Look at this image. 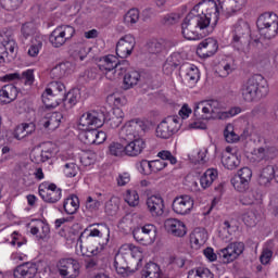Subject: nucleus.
<instances>
[{
	"mask_svg": "<svg viewBox=\"0 0 278 278\" xmlns=\"http://www.w3.org/2000/svg\"><path fill=\"white\" fill-rule=\"evenodd\" d=\"M218 4L214 0H203L193 7L187 14L181 24V34L186 40H201L206 34L203 31L210 27V23L214 25L218 23Z\"/></svg>",
	"mask_w": 278,
	"mask_h": 278,
	"instance_id": "obj_1",
	"label": "nucleus"
},
{
	"mask_svg": "<svg viewBox=\"0 0 278 278\" xmlns=\"http://www.w3.org/2000/svg\"><path fill=\"white\" fill-rule=\"evenodd\" d=\"M105 123V112L100 111H91L89 113H84L79 118L80 129H83L84 138L86 144H96L97 141V129L99 127H103Z\"/></svg>",
	"mask_w": 278,
	"mask_h": 278,
	"instance_id": "obj_2",
	"label": "nucleus"
},
{
	"mask_svg": "<svg viewBox=\"0 0 278 278\" xmlns=\"http://www.w3.org/2000/svg\"><path fill=\"white\" fill-rule=\"evenodd\" d=\"M241 96L248 103L260 101L268 94V81L261 74H255L241 86Z\"/></svg>",
	"mask_w": 278,
	"mask_h": 278,
	"instance_id": "obj_3",
	"label": "nucleus"
},
{
	"mask_svg": "<svg viewBox=\"0 0 278 278\" xmlns=\"http://www.w3.org/2000/svg\"><path fill=\"white\" fill-rule=\"evenodd\" d=\"M256 27L266 40H273L278 34V16L273 12H265L258 16Z\"/></svg>",
	"mask_w": 278,
	"mask_h": 278,
	"instance_id": "obj_4",
	"label": "nucleus"
},
{
	"mask_svg": "<svg viewBox=\"0 0 278 278\" xmlns=\"http://www.w3.org/2000/svg\"><path fill=\"white\" fill-rule=\"evenodd\" d=\"M148 130L149 125H147V122L140 118L130 119L123 126L119 132V138L121 140H134L137 138H142Z\"/></svg>",
	"mask_w": 278,
	"mask_h": 278,
	"instance_id": "obj_5",
	"label": "nucleus"
},
{
	"mask_svg": "<svg viewBox=\"0 0 278 278\" xmlns=\"http://www.w3.org/2000/svg\"><path fill=\"white\" fill-rule=\"evenodd\" d=\"M219 110H223V103L218 100H205L199 102L193 110V116L202 118L203 121H212L219 114Z\"/></svg>",
	"mask_w": 278,
	"mask_h": 278,
	"instance_id": "obj_6",
	"label": "nucleus"
},
{
	"mask_svg": "<svg viewBox=\"0 0 278 278\" xmlns=\"http://www.w3.org/2000/svg\"><path fill=\"white\" fill-rule=\"evenodd\" d=\"M181 118L179 116H168L163 119L156 127V136L159 138L168 139L181 129Z\"/></svg>",
	"mask_w": 278,
	"mask_h": 278,
	"instance_id": "obj_7",
	"label": "nucleus"
},
{
	"mask_svg": "<svg viewBox=\"0 0 278 278\" xmlns=\"http://www.w3.org/2000/svg\"><path fill=\"white\" fill-rule=\"evenodd\" d=\"M75 36V28L68 25L58 26L49 36V42L55 49L64 47L67 40H71Z\"/></svg>",
	"mask_w": 278,
	"mask_h": 278,
	"instance_id": "obj_8",
	"label": "nucleus"
},
{
	"mask_svg": "<svg viewBox=\"0 0 278 278\" xmlns=\"http://www.w3.org/2000/svg\"><path fill=\"white\" fill-rule=\"evenodd\" d=\"M242 253H244V243L232 242L229 243L227 248L219 250L218 257L223 264H231V262H236Z\"/></svg>",
	"mask_w": 278,
	"mask_h": 278,
	"instance_id": "obj_9",
	"label": "nucleus"
},
{
	"mask_svg": "<svg viewBox=\"0 0 278 278\" xmlns=\"http://www.w3.org/2000/svg\"><path fill=\"white\" fill-rule=\"evenodd\" d=\"M56 268L63 278H77L81 267L75 258H61L56 264Z\"/></svg>",
	"mask_w": 278,
	"mask_h": 278,
	"instance_id": "obj_10",
	"label": "nucleus"
},
{
	"mask_svg": "<svg viewBox=\"0 0 278 278\" xmlns=\"http://www.w3.org/2000/svg\"><path fill=\"white\" fill-rule=\"evenodd\" d=\"M194 208V199L188 194L178 195L174 199L172 210L179 216H188Z\"/></svg>",
	"mask_w": 278,
	"mask_h": 278,
	"instance_id": "obj_11",
	"label": "nucleus"
},
{
	"mask_svg": "<svg viewBox=\"0 0 278 278\" xmlns=\"http://www.w3.org/2000/svg\"><path fill=\"white\" fill-rule=\"evenodd\" d=\"M39 197L45 203H58L62 199V189L55 184L43 182L39 185Z\"/></svg>",
	"mask_w": 278,
	"mask_h": 278,
	"instance_id": "obj_12",
	"label": "nucleus"
},
{
	"mask_svg": "<svg viewBox=\"0 0 278 278\" xmlns=\"http://www.w3.org/2000/svg\"><path fill=\"white\" fill-rule=\"evenodd\" d=\"M136 47V38L131 35H125L116 43V55L117 58H129Z\"/></svg>",
	"mask_w": 278,
	"mask_h": 278,
	"instance_id": "obj_13",
	"label": "nucleus"
},
{
	"mask_svg": "<svg viewBox=\"0 0 278 278\" xmlns=\"http://www.w3.org/2000/svg\"><path fill=\"white\" fill-rule=\"evenodd\" d=\"M157 157L161 160L151 161L152 173H160V170H164V168L168 166L166 161L169 162V164H177V159L173 155V153H170V151L163 150L159 152Z\"/></svg>",
	"mask_w": 278,
	"mask_h": 278,
	"instance_id": "obj_14",
	"label": "nucleus"
},
{
	"mask_svg": "<svg viewBox=\"0 0 278 278\" xmlns=\"http://www.w3.org/2000/svg\"><path fill=\"white\" fill-rule=\"evenodd\" d=\"M126 144V155L128 157H138L147 149V142L144 139L137 138V139H123Z\"/></svg>",
	"mask_w": 278,
	"mask_h": 278,
	"instance_id": "obj_15",
	"label": "nucleus"
},
{
	"mask_svg": "<svg viewBox=\"0 0 278 278\" xmlns=\"http://www.w3.org/2000/svg\"><path fill=\"white\" fill-rule=\"evenodd\" d=\"M38 275V264L26 262L13 269L14 278H35Z\"/></svg>",
	"mask_w": 278,
	"mask_h": 278,
	"instance_id": "obj_16",
	"label": "nucleus"
},
{
	"mask_svg": "<svg viewBox=\"0 0 278 278\" xmlns=\"http://www.w3.org/2000/svg\"><path fill=\"white\" fill-rule=\"evenodd\" d=\"M218 51V41L214 38H206L199 43L197 53L200 58H212Z\"/></svg>",
	"mask_w": 278,
	"mask_h": 278,
	"instance_id": "obj_17",
	"label": "nucleus"
},
{
	"mask_svg": "<svg viewBox=\"0 0 278 278\" xmlns=\"http://www.w3.org/2000/svg\"><path fill=\"white\" fill-rule=\"evenodd\" d=\"M125 118V113L121 108H114L112 113H104V123L103 125H108L111 129H117L123 125V119Z\"/></svg>",
	"mask_w": 278,
	"mask_h": 278,
	"instance_id": "obj_18",
	"label": "nucleus"
},
{
	"mask_svg": "<svg viewBox=\"0 0 278 278\" xmlns=\"http://www.w3.org/2000/svg\"><path fill=\"white\" fill-rule=\"evenodd\" d=\"M164 227L168 233H172L176 238H184L187 233L186 224L179 219L168 218L165 220Z\"/></svg>",
	"mask_w": 278,
	"mask_h": 278,
	"instance_id": "obj_19",
	"label": "nucleus"
},
{
	"mask_svg": "<svg viewBox=\"0 0 278 278\" xmlns=\"http://www.w3.org/2000/svg\"><path fill=\"white\" fill-rule=\"evenodd\" d=\"M60 123H62V113L60 112L48 113L39 121V125L45 127V129H50V131L58 129L60 127Z\"/></svg>",
	"mask_w": 278,
	"mask_h": 278,
	"instance_id": "obj_20",
	"label": "nucleus"
},
{
	"mask_svg": "<svg viewBox=\"0 0 278 278\" xmlns=\"http://www.w3.org/2000/svg\"><path fill=\"white\" fill-rule=\"evenodd\" d=\"M146 205L151 216H162L164 214V199L162 197L152 195L148 198Z\"/></svg>",
	"mask_w": 278,
	"mask_h": 278,
	"instance_id": "obj_21",
	"label": "nucleus"
},
{
	"mask_svg": "<svg viewBox=\"0 0 278 278\" xmlns=\"http://www.w3.org/2000/svg\"><path fill=\"white\" fill-rule=\"evenodd\" d=\"M61 168L65 177H77L79 173V165L76 163L75 157L71 156L63 157Z\"/></svg>",
	"mask_w": 278,
	"mask_h": 278,
	"instance_id": "obj_22",
	"label": "nucleus"
},
{
	"mask_svg": "<svg viewBox=\"0 0 278 278\" xmlns=\"http://www.w3.org/2000/svg\"><path fill=\"white\" fill-rule=\"evenodd\" d=\"M251 34V27L244 20H239L233 26V42H242Z\"/></svg>",
	"mask_w": 278,
	"mask_h": 278,
	"instance_id": "obj_23",
	"label": "nucleus"
},
{
	"mask_svg": "<svg viewBox=\"0 0 278 278\" xmlns=\"http://www.w3.org/2000/svg\"><path fill=\"white\" fill-rule=\"evenodd\" d=\"M278 155V150L275 147L265 146L254 150L256 162H267V160H275Z\"/></svg>",
	"mask_w": 278,
	"mask_h": 278,
	"instance_id": "obj_24",
	"label": "nucleus"
},
{
	"mask_svg": "<svg viewBox=\"0 0 278 278\" xmlns=\"http://www.w3.org/2000/svg\"><path fill=\"white\" fill-rule=\"evenodd\" d=\"M118 66V58L113 54H109L105 56L100 58L98 61V67L100 71H105L108 73H114V70Z\"/></svg>",
	"mask_w": 278,
	"mask_h": 278,
	"instance_id": "obj_25",
	"label": "nucleus"
},
{
	"mask_svg": "<svg viewBox=\"0 0 278 278\" xmlns=\"http://www.w3.org/2000/svg\"><path fill=\"white\" fill-rule=\"evenodd\" d=\"M4 81H23V84H26L28 86H31L34 84V71L28 70L26 72H23L22 74L13 73V74H7L3 77Z\"/></svg>",
	"mask_w": 278,
	"mask_h": 278,
	"instance_id": "obj_26",
	"label": "nucleus"
},
{
	"mask_svg": "<svg viewBox=\"0 0 278 278\" xmlns=\"http://www.w3.org/2000/svg\"><path fill=\"white\" fill-rule=\"evenodd\" d=\"M180 73L181 75H185V79H187L188 81H193V84H197V81H199L201 77L199 74V67L190 63H184L180 66Z\"/></svg>",
	"mask_w": 278,
	"mask_h": 278,
	"instance_id": "obj_27",
	"label": "nucleus"
},
{
	"mask_svg": "<svg viewBox=\"0 0 278 278\" xmlns=\"http://www.w3.org/2000/svg\"><path fill=\"white\" fill-rule=\"evenodd\" d=\"M230 151L231 148H226V152L222 156V164L228 170H235V168L240 166V159H238V155L231 153Z\"/></svg>",
	"mask_w": 278,
	"mask_h": 278,
	"instance_id": "obj_28",
	"label": "nucleus"
},
{
	"mask_svg": "<svg viewBox=\"0 0 278 278\" xmlns=\"http://www.w3.org/2000/svg\"><path fill=\"white\" fill-rule=\"evenodd\" d=\"M72 71H73V63L63 62L54 66L51 70L50 75L52 79H62L63 77H66V75H70Z\"/></svg>",
	"mask_w": 278,
	"mask_h": 278,
	"instance_id": "obj_29",
	"label": "nucleus"
},
{
	"mask_svg": "<svg viewBox=\"0 0 278 278\" xmlns=\"http://www.w3.org/2000/svg\"><path fill=\"white\" fill-rule=\"evenodd\" d=\"M34 131H36V124L34 122L22 123L15 128L14 138H16V140H23V138L31 136Z\"/></svg>",
	"mask_w": 278,
	"mask_h": 278,
	"instance_id": "obj_30",
	"label": "nucleus"
},
{
	"mask_svg": "<svg viewBox=\"0 0 278 278\" xmlns=\"http://www.w3.org/2000/svg\"><path fill=\"white\" fill-rule=\"evenodd\" d=\"M18 97V89L14 85H4L0 90L2 103H12Z\"/></svg>",
	"mask_w": 278,
	"mask_h": 278,
	"instance_id": "obj_31",
	"label": "nucleus"
},
{
	"mask_svg": "<svg viewBox=\"0 0 278 278\" xmlns=\"http://www.w3.org/2000/svg\"><path fill=\"white\" fill-rule=\"evenodd\" d=\"M41 98L46 108H58L62 103V96L53 93L51 89H46Z\"/></svg>",
	"mask_w": 278,
	"mask_h": 278,
	"instance_id": "obj_32",
	"label": "nucleus"
},
{
	"mask_svg": "<svg viewBox=\"0 0 278 278\" xmlns=\"http://www.w3.org/2000/svg\"><path fill=\"white\" fill-rule=\"evenodd\" d=\"M273 179H275V167L273 165H267L262 169L258 176V184L260 186L268 187Z\"/></svg>",
	"mask_w": 278,
	"mask_h": 278,
	"instance_id": "obj_33",
	"label": "nucleus"
},
{
	"mask_svg": "<svg viewBox=\"0 0 278 278\" xmlns=\"http://www.w3.org/2000/svg\"><path fill=\"white\" fill-rule=\"evenodd\" d=\"M142 278H160L162 277V269H160V265L150 262L146 264L144 268L141 271Z\"/></svg>",
	"mask_w": 278,
	"mask_h": 278,
	"instance_id": "obj_34",
	"label": "nucleus"
},
{
	"mask_svg": "<svg viewBox=\"0 0 278 278\" xmlns=\"http://www.w3.org/2000/svg\"><path fill=\"white\" fill-rule=\"evenodd\" d=\"M78 101L79 92L75 90L68 91L67 93L65 92L62 98L63 108L65 110H72L73 108H75V105H77Z\"/></svg>",
	"mask_w": 278,
	"mask_h": 278,
	"instance_id": "obj_35",
	"label": "nucleus"
},
{
	"mask_svg": "<svg viewBox=\"0 0 278 278\" xmlns=\"http://www.w3.org/2000/svg\"><path fill=\"white\" fill-rule=\"evenodd\" d=\"M63 208L68 215L77 214V210H79V198L77 195L66 198L63 203Z\"/></svg>",
	"mask_w": 278,
	"mask_h": 278,
	"instance_id": "obj_36",
	"label": "nucleus"
},
{
	"mask_svg": "<svg viewBox=\"0 0 278 278\" xmlns=\"http://www.w3.org/2000/svg\"><path fill=\"white\" fill-rule=\"evenodd\" d=\"M168 47H175V42L170 43V42H165L164 41H150L147 45V51L148 53H152V54H157V53H162L164 51V49L168 48Z\"/></svg>",
	"mask_w": 278,
	"mask_h": 278,
	"instance_id": "obj_37",
	"label": "nucleus"
},
{
	"mask_svg": "<svg viewBox=\"0 0 278 278\" xmlns=\"http://www.w3.org/2000/svg\"><path fill=\"white\" fill-rule=\"evenodd\" d=\"M138 81H140V72L130 71L124 76V90H129V88H134V86H138Z\"/></svg>",
	"mask_w": 278,
	"mask_h": 278,
	"instance_id": "obj_38",
	"label": "nucleus"
},
{
	"mask_svg": "<svg viewBox=\"0 0 278 278\" xmlns=\"http://www.w3.org/2000/svg\"><path fill=\"white\" fill-rule=\"evenodd\" d=\"M109 152L115 157H123L124 155H127L125 141L121 139V142H112L109 146Z\"/></svg>",
	"mask_w": 278,
	"mask_h": 278,
	"instance_id": "obj_39",
	"label": "nucleus"
},
{
	"mask_svg": "<svg viewBox=\"0 0 278 278\" xmlns=\"http://www.w3.org/2000/svg\"><path fill=\"white\" fill-rule=\"evenodd\" d=\"M193 244L198 247H203L207 242V231L205 229H195L190 238Z\"/></svg>",
	"mask_w": 278,
	"mask_h": 278,
	"instance_id": "obj_40",
	"label": "nucleus"
},
{
	"mask_svg": "<svg viewBox=\"0 0 278 278\" xmlns=\"http://www.w3.org/2000/svg\"><path fill=\"white\" fill-rule=\"evenodd\" d=\"M230 182L237 192H247L251 185V182H248L245 179L239 177L238 175H235Z\"/></svg>",
	"mask_w": 278,
	"mask_h": 278,
	"instance_id": "obj_41",
	"label": "nucleus"
},
{
	"mask_svg": "<svg viewBox=\"0 0 278 278\" xmlns=\"http://www.w3.org/2000/svg\"><path fill=\"white\" fill-rule=\"evenodd\" d=\"M86 255L87 257H90L87 260V268H94V266H99V262L101 260V251H99V248L88 251Z\"/></svg>",
	"mask_w": 278,
	"mask_h": 278,
	"instance_id": "obj_42",
	"label": "nucleus"
},
{
	"mask_svg": "<svg viewBox=\"0 0 278 278\" xmlns=\"http://www.w3.org/2000/svg\"><path fill=\"white\" fill-rule=\"evenodd\" d=\"M140 21V11L138 9H130L125 15H124V23L128 27H132V25H136Z\"/></svg>",
	"mask_w": 278,
	"mask_h": 278,
	"instance_id": "obj_43",
	"label": "nucleus"
},
{
	"mask_svg": "<svg viewBox=\"0 0 278 278\" xmlns=\"http://www.w3.org/2000/svg\"><path fill=\"white\" fill-rule=\"evenodd\" d=\"M114 267L118 275H123V277H127V275H129V273H128L129 267L127 266V263L125 262V257H123L122 255L115 256Z\"/></svg>",
	"mask_w": 278,
	"mask_h": 278,
	"instance_id": "obj_44",
	"label": "nucleus"
},
{
	"mask_svg": "<svg viewBox=\"0 0 278 278\" xmlns=\"http://www.w3.org/2000/svg\"><path fill=\"white\" fill-rule=\"evenodd\" d=\"M257 201H262V193L257 190L250 191L243 199H241L242 205H254Z\"/></svg>",
	"mask_w": 278,
	"mask_h": 278,
	"instance_id": "obj_45",
	"label": "nucleus"
},
{
	"mask_svg": "<svg viewBox=\"0 0 278 278\" xmlns=\"http://www.w3.org/2000/svg\"><path fill=\"white\" fill-rule=\"evenodd\" d=\"M98 227H101V229L93 228L90 230L87 238H103V236H106V242L110 240V228L105 225H98Z\"/></svg>",
	"mask_w": 278,
	"mask_h": 278,
	"instance_id": "obj_46",
	"label": "nucleus"
},
{
	"mask_svg": "<svg viewBox=\"0 0 278 278\" xmlns=\"http://www.w3.org/2000/svg\"><path fill=\"white\" fill-rule=\"evenodd\" d=\"M146 236V244H153L155 242V226L153 224H148L141 227Z\"/></svg>",
	"mask_w": 278,
	"mask_h": 278,
	"instance_id": "obj_47",
	"label": "nucleus"
},
{
	"mask_svg": "<svg viewBox=\"0 0 278 278\" xmlns=\"http://www.w3.org/2000/svg\"><path fill=\"white\" fill-rule=\"evenodd\" d=\"M224 138L226 142L233 144V142H238L240 140V136L233 131V125L228 124L224 130Z\"/></svg>",
	"mask_w": 278,
	"mask_h": 278,
	"instance_id": "obj_48",
	"label": "nucleus"
},
{
	"mask_svg": "<svg viewBox=\"0 0 278 278\" xmlns=\"http://www.w3.org/2000/svg\"><path fill=\"white\" fill-rule=\"evenodd\" d=\"M125 201L130 207H136V205L140 203V197L138 195V191L128 189L126 191Z\"/></svg>",
	"mask_w": 278,
	"mask_h": 278,
	"instance_id": "obj_49",
	"label": "nucleus"
},
{
	"mask_svg": "<svg viewBox=\"0 0 278 278\" xmlns=\"http://www.w3.org/2000/svg\"><path fill=\"white\" fill-rule=\"evenodd\" d=\"M0 3L1 8L8 12H14V10H18V8H21L23 0H1Z\"/></svg>",
	"mask_w": 278,
	"mask_h": 278,
	"instance_id": "obj_50",
	"label": "nucleus"
},
{
	"mask_svg": "<svg viewBox=\"0 0 278 278\" xmlns=\"http://www.w3.org/2000/svg\"><path fill=\"white\" fill-rule=\"evenodd\" d=\"M240 112H242V109H240V106H235L226 112L219 110V113H217L216 118H218L219 121H227V118L237 116V114H240Z\"/></svg>",
	"mask_w": 278,
	"mask_h": 278,
	"instance_id": "obj_51",
	"label": "nucleus"
},
{
	"mask_svg": "<svg viewBox=\"0 0 278 278\" xmlns=\"http://www.w3.org/2000/svg\"><path fill=\"white\" fill-rule=\"evenodd\" d=\"M242 220L247 227H255L257 225V213L249 211L242 215Z\"/></svg>",
	"mask_w": 278,
	"mask_h": 278,
	"instance_id": "obj_52",
	"label": "nucleus"
},
{
	"mask_svg": "<svg viewBox=\"0 0 278 278\" xmlns=\"http://www.w3.org/2000/svg\"><path fill=\"white\" fill-rule=\"evenodd\" d=\"M22 36L27 40L28 38H31L34 34H36V24L33 22H28L22 25Z\"/></svg>",
	"mask_w": 278,
	"mask_h": 278,
	"instance_id": "obj_53",
	"label": "nucleus"
},
{
	"mask_svg": "<svg viewBox=\"0 0 278 278\" xmlns=\"http://www.w3.org/2000/svg\"><path fill=\"white\" fill-rule=\"evenodd\" d=\"M137 168L139 173H141V175H151V173H153L151 161H148V160H141L137 164Z\"/></svg>",
	"mask_w": 278,
	"mask_h": 278,
	"instance_id": "obj_54",
	"label": "nucleus"
},
{
	"mask_svg": "<svg viewBox=\"0 0 278 278\" xmlns=\"http://www.w3.org/2000/svg\"><path fill=\"white\" fill-rule=\"evenodd\" d=\"M50 90L51 92H53L54 94H58L59 97L63 98V96L66 94V86H64L63 83L60 81H54L51 83L50 85Z\"/></svg>",
	"mask_w": 278,
	"mask_h": 278,
	"instance_id": "obj_55",
	"label": "nucleus"
},
{
	"mask_svg": "<svg viewBox=\"0 0 278 278\" xmlns=\"http://www.w3.org/2000/svg\"><path fill=\"white\" fill-rule=\"evenodd\" d=\"M39 229H41V231L39 232V235H37L38 240H49V235L51 233V228L49 227V224H46L45 222H39Z\"/></svg>",
	"mask_w": 278,
	"mask_h": 278,
	"instance_id": "obj_56",
	"label": "nucleus"
},
{
	"mask_svg": "<svg viewBox=\"0 0 278 278\" xmlns=\"http://www.w3.org/2000/svg\"><path fill=\"white\" fill-rule=\"evenodd\" d=\"M236 71V64L233 61L230 63H224L222 64V68H219V77H227L228 75H231Z\"/></svg>",
	"mask_w": 278,
	"mask_h": 278,
	"instance_id": "obj_57",
	"label": "nucleus"
},
{
	"mask_svg": "<svg viewBox=\"0 0 278 278\" xmlns=\"http://www.w3.org/2000/svg\"><path fill=\"white\" fill-rule=\"evenodd\" d=\"M166 61L176 68L184 66V58H181V53L179 52H174Z\"/></svg>",
	"mask_w": 278,
	"mask_h": 278,
	"instance_id": "obj_58",
	"label": "nucleus"
},
{
	"mask_svg": "<svg viewBox=\"0 0 278 278\" xmlns=\"http://www.w3.org/2000/svg\"><path fill=\"white\" fill-rule=\"evenodd\" d=\"M5 49V52L11 54V55H14L16 49H18V47L16 46V41H14V39L12 38H7V39H3V41L1 42Z\"/></svg>",
	"mask_w": 278,
	"mask_h": 278,
	"instance_id": "obj_59",
	"label": "nucleus"
},
{
	"mask_svg": "<svg viewBox=\"0 0 278 278\" xmlns=\"http://www.w3.org/2000/svg\"><path fill=\"white\" fill-rule=\"evenodd\" d=\"M237 177H240L241 179H244L249 184H251V179L253 178V170L249 167H242L241 169L238 170L236 174Z\"/></svg>",
	"mask_w": 278,
	"mask_h": 278,
	"instance_id": "obj_60",
	"label": "nucleus"
},
{
	"mask_svg": "<svg viewBox=\"0 0 278 278\" xmlns=\"http://www.w3.org/2000/svg\"><path fill=\"white\" fill-rule=\"evenodd\" d=\"M101 207V201L88 197L86 201V208L90 212H97Z\"/></svg>",
	"mask_w": 278,
	"mask_h": 278,
	"instance_id": "obj_61",
	"label": "nucleus"
},
{
	"mask_svg": "<svg viewBox=\"0 0 278 278\" xmlns=\"http://www.w3.org/2000/svg\"><path fill=\"white\" fill-rule=\"evenodd\" d=\"M116 181H117V186L119 187L127 186V184L131 181V175L127 172H123L118 174Z\"/></svg>",
	"mask_w": 278,
	"mask_h": 278,
	"instance_id": "obj_62",
	"label": "nucleus"
},
{
	"mask_svg": "<svg viewBox=\"0 0 278 278\" xmlns=\"http://www.w3.org/2000/svg\"><path fill=\"white\" fill-rule=\"evenodd\" d=\"M37 162H48L53 157V150L51 148H43L39 154Z\"/></svg>",
	"mask_w": 278,
	"mask_h": 278,
	"instance_id": "obj_63",
	"label": "nucleus"
},
{
	"mask_svg": "<svg viewBox=\"0 0 278 278\" xmlns=\"http://www.w3.org/2000/svg\"><path fill=\"white\" fill-rule=\"evenodd\" d=\"M162 23L163 25H176V23H179V14H167L163 17Z\"/></svg>",
	"mask_w": 278,
	"mask_h": 278,
	"instance_id": "obj_64",
	"label": "nucleus"
}]
</instances>
